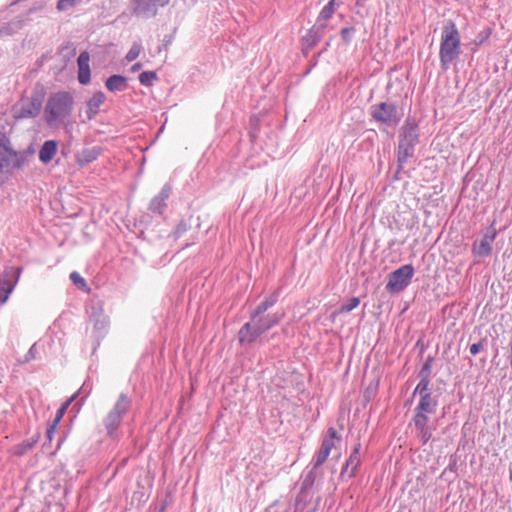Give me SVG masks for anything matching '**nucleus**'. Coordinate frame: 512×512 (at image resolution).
Returning <instances> with one entry per match:
<instances>
[{
    "label": "nucleus",
    "mask_w": 512,
    "mask_h": 512,
    "mask_svg": "<svg viewBox=\"0 0 512 512\" xmlns=\"http://www.w3.org/2000/svg\"><path fill=\"white\" fill-rule=\"evenodd\" d=\"M456 470H457V460L455 457L452 456L450 458V462H449L448 466L442 472V477L446 476L449 472L456 473Z\"/></svg>",
    "instance_id": "47"
},
{
    "label": "nucleus",
    "mask_w": 512,
    "mask_h": 512,
    "mask_svg": "<svg viewBox=\"0 0 512 512\" xmlns=\"http://www.w3.org/2000/svg\"><path fill=\"white\" fill-rule=\"evenodd\" d=\"M335 10L336 9L332 7V4H326L317 16L316 23L323 24V26L327 27V22L332 18Z\"/></svg>",
    "instance_id": "31"
},
{
    "label": "nucleus",
    "mask_w": 512,
    "mask_h": 512,
    "mask_svg": "<svg viewBox=\"0 0 512 512\" xmlns=\"http://www.w3.org/2000/svg\"><path fill=\"white\" fill-rule=\"evenodd\" d=\"M106 96L102 91H97L87 101L86 116L89 121L93 120L99 113L101 105L105 102Z\"/></svg>",
    "instance_id": "20"
},
{
    "label": "nucleus",
    "mask_w": 512,
    "mask_h": 512,
    "mask_svg": "<svg viewBox=\"0 0 512 512\" xmlns=\"http://www.w3.org/2000/svg\"><path fill=\"white\" fill-rule=\"evenodd\" d=\"M122 419L112 412H108L107 415L103 419V426L106 430L107 435L110 438H115L117 436V431L122 423Z\"/></svg>",
    "instance_id": "26"
},
{
    "label": "nucleus",
    "mask_w": 512,
    "mask_h": 512,
    "mask_svg": "<svg viewBox=\"0 0 512 512\" xmlns=\"http://www.w3.org/2000/svg\"><path fill=\"white\" fill-rule=\"evenodd\" d=\"M105 86L110 92L125 91L128 88V81L125 76L115 74L107 78Z\"/></svg>",
    "instance_id": "27"
},
{
    "label": "nucleus",
    "mask_w": 512,
    "mask_h": 512,
    "mask_svg": "<svg viewBox=\"0 0 512 512\" xmlns=\"http://www.w3.org/2000/svg\"><path fill=\"white\" fill-rule=\"evenodd\" d=\"M82 391L85 393L84 397H86L88 395V393H89V391H86V384L85 383L83 384V386L80 388V390L77 393H75L73 396H71L70 399L65 401L60 406V408L57 410L56 415H55V417H54V419H53V421L51 423H55L58 426V424L61 421V419L63 418L66 410L70 406L71 402L76 398L77 394L82 392Z\"/></svg>",
    "instance_id": "29"
},
{
    "label": "nucleus",
    "mask_w": 512,
    "mask_h": 512,
    "mask_svg": "<svg viewBox=\"0 0 512 512\" xmlns=\"http://www.w3.org/2000/svg\"><path fill=\"white\" fill-rule=\"evenodd\" d=\"M172 192V186L166 183L161 188V191L154 196L149 203V211L153 214L161 215L167 208V200Z\"/></svg>",
    "instance_id": "13"
},
{
    "label": "nucleus",
    "mask_w": 512,
    "mask_h": 512,
    "mask_svg": "<svg viewBox=\"0 0 512 512\" xmlns=\"http://www.w3.org/2000/svg\"><path fill=\"white\" fill-rule=\"evenodd\" d=\"M430 415L433 414L426 413L425 411L419 409L413 410V417L411 422L415 427L417 437L423 445L427 444L431 440L433 431L435 430V427L429 424Z\"/></svg>",
    "instance_id": "9"
},
{
    "label": "nucleus",
    "mask_w": 512,
    "mask_h": 512,
    "mask_svg": "<svg viewBox=\"0 0 512 512\" xmlns=\"http://www.w3.org/2000/svg\"><path fill=\"white\" fill-rule=\"evenodd\" d=\"M415 146L416 144L399 140L397 150V171L395 178H397V174L404 168V165L406 164L408 159L413 157L415 152Z\"/></svg>",
    "instance_id": "17"
},
{
    "label": "nucleus",
    "mask_w": 512,
    "mask_h": 512,
    "mask_svg": "<svg viewBox=\"0 0 512 512\" xmlns=\"http://www.w3.org/2000/svg\"><path fill=\"white\" fill-rule=\"evenodd\" d=\"M79 0H58L57 9L59 11H66L74 7Z\"/></svg>",
    "instance_id": "44"
},
{
    "label": "nucleus",
    "mask_w": 512,
    "mask_h": 512,
    "mask_svg": "<svg viewBox=\"0 0 512 512\" xmlns=\"http://www.w3.org/2000/svg\"><path fill=\"white\" fill-rule=\"evenodd\" d=\"M90 321L93 323L92 337L94 339L95 348L99 345L101 340L106 336L109 329V318L106 316L101 307L92 306L89 315Z\"/></svg>",
    "instance_id": "10"
},
{
    "label": "nucleus",
    "mask_w": 512,
    "mask_h": 512,
    "mask_svg": "<svg viewBox=\"0 0 512 512\" xmlns=\"http://www.w3.org/2000/svg\"><path fill=\"white\" fill-rule=\"evenodd\" d=\"M329 455L330 454L327 453L326 451L319 449V451L316 452L312 460L314 468H318L319 466H321L327 460Z\"/></svg>",
    "instance_id": "39"
},
{
    "label": "nucleus",
    "mask_w": 512,
    "mask_h": 512,
    "mask_svg": "<svg viewBox=\"0 0 512 512\" xmlns=\"http://www.w3.org/2000/svg\"><path fill=\"white\" fill-rule=\"evenodd\" d=\"M157 78L158 76L155 71H144L139 75V82L143 86L150 87Z\"/></svg>",
    "instance_id": "35"
},
{
    "label": "nucleus",
    "mask_w": 512,
    "mask_h": 512,
    "mask_svg": "<svg viewBox=\"0 0 512 512\" xmlns=\"http://www.w3.org/2000/svg\"><path fill=\"white\" fill-rule=\"evenodd\" d=\"M492 242L484 235L479 242H474L473 253L477 256H489L492 253Z\"/></svg>",
    "instance_id": "28"
},
{
    "label": "nucleus",
    "mask_w": 512,
    "mask_h": 512,
    "mask_svg": "<svg viewBox=\"0 0 512 512\" xmlns=\"http://www.w3.org/2000/svg\"><path fill=\"white\" fill-rule=\"evenodd\" d=\"M360 304V300L357 297L350 298L345 304H343L340 308V311L343 313H348L355 309Z\"/></svg>",
    "instance_id": "42"
},
{
    "label": "nucleus",
    "mask_w": 512,
    "mask_h": 512,
    "mask_svg": "<svg viewBox=\"0 0 512 512\" xmlns=\"http://www.w3.org/2000/svg\"><path fill=\"white\" fill-rule=\"evenodd\" d=\"M56 428H57V425L55 423H50L48 425L47 430H46V436H47L49 442L52 441Z\"/></svg>",
    "instance_id": "52"
},
{
    "label": "nucleus",
    "mask_w": 512,
    "mask_h": 512,
    "mask_svg": "<svg viewBox=\"0 0 512 512\" xmlns=\"http://www.w3.org/2000/svg\"><path fill=\"white\" fill-rule=\"evenodd\" d=\"M289 503L287 501L277 500L267 508V512H288Z\"/></svg>",
    "instance_id": "36"
},
{
    "label": "nucleus",
    "mask_w": 512,
    "mask_h": 512,
    "mask_svg": "<svg viewBox=\"0 0 512 512\" xmlns=\"http://www.w3.org/2000/svg\"><path fill=\"white\" fill-rule=\"evenodd\" d=\"M325 31L326 26L315 23L302 39L305 49L311 50L314 48L323 38Z\"/></svg>",
    "instance_id": "15"
},
{
    "label": "nucleus",
    "mask_w": 512,
    "mask_h": 512,
    "mask_svg": "<svg viewBox=\"0 0 512 512\" xmlns=\"http://www.w3.org/2000/svg\"><path fill=\"white\" fill-rule=\"evenodd\" d=\"M14 286L15 281H13L12 270L5 269L0 274V305H3L7 302L9 295L14 289Z\"/></svg>",
    "instance_id": "16"
},
{
    "label": "nucleus",
    "mask_w": 512,
    "mask_h": 512,
    "mask_svg": "<svg viewBox=\"0 0 512 512\" xmlns=\"http://www.w3.org/2000/svg\"><path fill=\"white\" fill-rule=\"evenodd\" d=\"M191 228V225L190 223L185 220V219H182L178 224L177 226L175 227L174 231L171 233V237H173L174 240H177L179 239L180 237H182V235L184 233H186L189 229Z\"/></svg>",
    "instance_id": "34"
},
{
    "label": "nucleus",
    "mask_w": 512,
    "mask_h": 512,
    "mask_svg": "<svg viewBox=\"0 0 512 512\" xmlns=\"http://www.w3.org/2000/svg\"><path fill=\"white\" fill-rule=\"evenodd\" d=\"M99 156V151L96 148L84 149L79 158L80 164H88L93 162Z\"/></svg>",
    "instance_id": "33"
},
{
    "label": "nucleus",
    "mask_w": 512,
    "mask_h": 512,
    "mask_svg": "<svg viewBox=\"0 0 512 512\" xmlns=\"http://www.w3.org/2000/svg\"><path fill=\"white\" fill-rule=\"evenodd\" d=\"M485 236L491 241L493 242L497 236V231L494 227V224H492L491 226H489V228L487 229L486 233H485Z\"/></svg>",
    "instance_id": "51"
},
{
    "label": "nucleus",
    "mask_w": 512,
    "mask_h": 512,
    "mask_svg": "<svg viewBox=\"0 0 512 512\" xmlns=\"http://www.w3.org/2000/svg\"><path fill=\"white\" fill-rule=\"evenodd\" d=\"M142 46L139 43H134L125 56L126 61H134L141 53Z\"/></svg>",
    "instance_id": "40"
},
{
    "label": "nucleus",
    "mask_w": 512,
    "mask_h": 512,
    "mask_svg": "<svg viewBox=\"0 0 512 512\" xmlns=\"http://www.w3.org/2000/svg\"><path fill=\"white\" fill-rule=\"evenodd\" d=\"M40 439V433L34 434L31 438L23 440L22 442L14 445L11 452L14 456L21 457L31 451Z\"/></svg>",
    "instance_id": "23"
},
{
    "label": "nucleus",
    "mask_w": 512,
    "mask_h": 512,
    "mask_svg": "<svg viewBox=\"0 0 512 512\" xmlns=\"http://www.w3.org/2000/svg\"><path fill=\"white\" fill-rule=\"evenodd\" d=\"M486 340H481L477 343H474L470 346V353L472 355H477L483 348H484V342Z\"/></svg>",
    "instance_id": "49"
},
{
    "label": "nucleus",
    "mask_w": 512,
    "mask_h": 512,
    "mask_svg": "<svg viewBox=\"0 0 512 512\" xmlns=\"http://www.w3.org/2000/svg\"><path fill=\"white\" fill-rule=\"evenodd\" d=\"M58 142L56 140H47L43 143L39 150V160L47 164L49 163L57 153Z\"/></svg>",
    "instance_id": "25"
},
{
    "label": "nucleus",
    "mask_w": 512,
    "mask_h": 512,
    "mask_svg": "<svg viewBox=\"0 0 512 512\" xmlns=\"http://www.w3.org/2000/svg\"><path fill=\"white\" fill-rule=\"evenodd\" d=\"M335 439L339 440L340 437L337 435L336 430L333 427L328 428L327 430V436L324 437L321 443L320 449L323 451H326L330 454L332 448L334 447V441Z\"/></svg>",
    "instance_id": "30"
},
{
    "label": "nucleus",
    "mask_w": 512,
    "mask_h": 512,
    "mask_svg": "<svg viewBox=\"0 0 512 512\" xmlns=\"http://www.w3.org/2000/svg\"><path fill=\"white\" fill-rule=\"evenodd\" d=\"M342 3V0H329L327 4H332V7L336 9L337 7H340Z\"/></svg>",
    "instance_id": "53"
},
{
    "label": "nucleus",
    "mask_w": 512,
    "mask_h": 512,
    "mask_svg": "<svg viewBox=\"0 0 512 512\" xmlns=\"http://www.w3.org/2000/svg\"><path fill=\"white\" fill-rule=\"evenodd\" d=\"M435 362V358L432 355H428L423 362L418 377L419 382L417 385L430 386L431 385V376L432 369Z\"/></svg>",
    "instance_id": "22"
},
{
    "label": "nucleus",
    "mask_w": 512,
    "mask_h": 512,
    "mask_svg": "<svg viewBox=\"0 0 512 512\" xmlns=\"http://www.w3.org/2000/svg\"><path fill=\"white\" fill-rule=\"evenodd\" d=\"M26 19L23 17H15L11 21L5 23L0 28V38L8 37L16 34L25 26Z\"/></svg>",
    "instance_id": "24"
},
{
    "label": "nucleus",
    "mask_w": 512,
    "mask_h": 512,
    "mask_svg": "<svg viewBox=\"0 0 512 512\" xmlns=\"http://www.w3.org/2000/svg\"><path fill=\"white\" fill-rule=\"evenodd\" d=\"M44 90L41 87L35 90L30 97L22 98L12 109L15 119H28L37 117L43 106Z\"/></svg>",
    "instance_id": "4"
},
{
    "label": "nucleus",
    "mask_w": 512,
    "mask_h": 512,
    "mask_svg": "<svg viewBox=\"0 0 512 512\" xmlns=\"http://www.w3.org/2000/svg\"><path fill=\"white\" fill-rule=\"evenodd\" d=\"M354 27H344L340 31L341 39L345 44H349L354 36Z\"/></svg>",
    "instance_id": "43"
},
{
    "label": "nucleus",
    "mask_w": 512,
    "mask_h": 512,
    "mask_svg": "<svg viewBox=\"0 0 512 512\" xmlns=\"http://www.w3.org/2000/svg\"><path fill=\"white\" fill-rule=\"evenodd\" d=\"M415 270L412 264H405L388 275L386 290L390 293L403 291L411 282Z\"/></svg>",
    "instance_id": "6"
},
{
    "label": "nucleus",
    "mask_w": 512,
    "mask_h": 512,
    "mask_svg": "<svg viewBox=\"0 0 512 512\" xmlns=\"http://www.w3.org/2000/svg\"><path fill=\"white\" fill-rule=\"evenodd\" d=\"M132 404V399L126 393H120L110 412L123 420L131 410Z\"/></svg>",
    "instance_id": "19"
},
{
    "label": "nucleus",
    "mask_w": 512,
    "mask_h": 512,
    "mask_svg": "<svg viewBox=\"0 0 512 512\" xmlns=\"http://www.w3.org/2000/svg\"><path fill=\"white\" fill-rule=\"evenodd\" d=\"M141 67H142V64L140 62H137V63L132 65L131 71L132 72H137V71H139L141 69Z\"/></svg>",
    "instance_id": "54"
},
{
    "label": "nucleus",
    "mask_w": 512,
    "mask_h": 512,
    "mask_svg": "<svg viewBox=\"0 0 512 512\" xmlns=\"http://www.w3.org/2000/svg\"><path fill=\"white\" fill-rule=\"evenodd\" d=\"M70 279L79 288L86 286L84 278L76 271L70 274Z\"/></svg>",
    "instance_id": "46"
},
{
    "label": "nucleus",
    "mask_w": 512,
    "mask_h": 512,
    "mask_svg": "<svg viewBox=\"0 0 512 512\" xmlns=\"http://www.w3.org/2000/svg\"><path fill=\"white\" fill-rule=\"evenodd\" d=\"M419 396V401L414 409L425 411L426 413L435 414L438 407L437 396L433 395L431 386L416 385L412 398L405 402V406L412 403L415 396Z\"/></svg>",
    "instance_id": "7"
},
{
    "label": "nucleus",
    "mask_w": 512,
    "mask_h": 512,
    "mask_svg": "<svg viewBox=\"0 0 512 512\" xmlns=\"http://www.w3.org/2000/svg\"><path fill=\"white\" fill-rule=\"evenodd\" d=\"M172 41H173V36L172 35L165 36L163 41H162V44L159 46V49H158L159 52L162 51V50H168V47L170 46Z\"/></svg>",
    "instance_id": "50"
},
{
    "label": "nucleus",
    "mask_w": 512,
    "mask_h": 512,
    "mask_svg": "<svg viewBox=\"0 0 512 512\" xmlns=\"http://www.w3.org/2000/svg\"><path fill=\"white\" fill-rule=\"evenodd\" d=\"M89 60H90V57H89V54L88 52H82L80 53V55L78 56V59H77V63H78V68H90L89 67Z\"/></svg>",
    "instance_id": "45"
},
{
    "label": "nucleus",
    "mask_w": 512,
    "mask_h": 512,
    "mask_svg": "<svg viewBox=\"0 0 512 512\" xmlns=\"http://www.w3.org/2000/svg\"><path fill=\"white\" fill-rule=\"evenodd\" d=\"M360 449H361V444L357 443L354 446L350 456L346 460V463L341 470L340 477L342 479H344V478L351 479V478L355 477L357 469L361 463Z\"/></svg>",
    "instance_id": "14"
},
{
    "label": "nucleus",
    "mask_w": 512,
    "mask_h": 512,
    "mask_svg": "<svg viewBox=\"0 0 512 512\" xmlns=\"http://www.w3.org/2000/svg\"><path fill=\"white\" fill-rule=\"evenodd\" d=\"M11 149L12 145L10 139L4 133L0 132V156L10 153Z\"/></svg>",
    "instance_id": "37"
},
{
    "label": "nucleus",
    "mask_w": 512,
    "mask_h": 512,
    "mask_svg": "<svg viewBox=\"0 0 512 512\" xmlns=\"http://www.w3.org/2000/svg\"><path fill=\"white\" fill-rule=\"evenodd\" d=\"M461 54L460 34L456 24L448 20L442 28L439 58L442 69L446 70Z\"/></svg>",
    "instance_id": "2"
},
{
    "label": "nucleus",
    "mask_w": 512,
    "mask_h": 512,
    "mask_svg": "<svg viewBox=\"0 0 512 512\" xmlns=\"http://www.w3.org/2000/svg\"><path fill=\"white\" fill-rule=\"evenodd\" d=\"M170 0H131V13L133 16L150 19L158 14L159 8L169 4Z\"/></svg>",
    "instance_id": "8"
},
{
    "label": "nucleus",
    "mask_w": 512,
    "mask_h": 512,
    "mask_svg": "<svg viewBox=\"0 0 512 512\" xmlns=\"http://www.w3.org/2000/svg\"><path fill=\"white\" fill-rule=\"evenodd\" d=\"M280 293L281 289L278 288L275 291H273L270 295L265 297V299L262 302H260L254 310L250 312L252 313L253 318L264 314L268 309L273 307L278 302Z\"/></svg>",
    "instance_id": "21"
},
{
    "label": "nucleus",
    "mask_w": 512,
    "mask_h": 512,
    "mask_svg": "<svg viewBox=\"0 0 512 512\" xmlns=\"http://www.w3.org/2000/svg\"><path fill=\"white\" fill-rule=\"evenodd\" d=\"M250 137L252 140H254L256 138V131L253 130V131H250Z\"/></svg>",
    "instance_id": "55"
},
{
    "label": "nucleus",
    "mask_w": 512,
    "mask_h": 512,
    "mask_svg": "<svg viewBox=\"0 0 512 512\" xmlns=\"http://www.w3.org/2000/svg\"><path fill=\"white\" fill-rule=\"evenodd\" d=\"M315 469L316 468L313 467L310 471H308L305 474V476H304V478L302 480L300 489L308 490V491H314V483H315V480H316Z\"/></svg>",
    "instance_id": "32"
},
{
    "label": "nucleus",
    "mask_w": 512,
    "mask_h": 512,
    "mask_svg": "<svg viewBox=\"0 0 512 512\" xmlns=\"http://www.w3.org/2000/svg\"><path fill=\"white\" fill-rule=\"evenodd\" d=\"M91 80L90 68H78V81L82 85H87Z\"/></svg>",
    "instance_id": "41"
},
{
    "label": "nucleus",
    "mask_w": 512,
    "mask_h": 512,
    "mask_svg": "<svg viewBox=\"0 0 512 512\" xmlns=\"http://www.w3.org/2000/svg\"><path fill=\"white\" fill-rule=\"evenodd\" d=\"M74 98L67 91H59L49 96L44 107V119L49 126L62 122L72 113Z\"/></svg>",
    "instance_id": "3"
},
{
    "label": "nucleus",
    "mask_w": 512,
    "mask_h": 512,
    "mask_svg": "<svg viewBox=\"0 0 512 512\" xmlns=\"http://www.w3.org/2000/svg\"><path fill=\"white\" fill-rule=\"evenodd\" d=\"M315 491L300 489L295 499L293 512H316L320 503L319 497H314Z\"/></svg>",
    "instance_id": "11"
},
{
    "label": "nucleus",
    "mask_w": 512,
    "mask_h": 512,
    "mask_svg": "<svg viewBox=\"0 0 512 512\" xmlns=\"http://www.w3.org/2000/svg\"><path fill=\"white\" fill-rule=\"evenodd\" d=\"M29 155L27 151H16L12 148L10 153L0 156V164L3 165V169L20 170L28 162Z\"/></svg>",
    "instance_id": "12"
},
{
    "label": "nucleus",
    "mask_w": 512,
    "mask_h": 512,
    "mask_svg": "<svg viewBox=\"0 0 512 512\" xmlns=\"http://www.w3.org/2000/svg\"><path fill=\"white\" fill-rule=\"evenodd\" d=\"M37 353H38L37 343H34L29 348L28 352L24 355L23 359L18 361L19 364H25V363H29V362L35 360L37 357Z\"/></svg>",
    "instance_id": "38"
},
{
    "label": "nucleus",
    "mask_w": 512,
    "mask_h": 512,
    "mask_svg": "<svg viewBox=\"0 0 512 512\" xmlns=\"http://www.w3.org/2000/svg\"><path fill=\"white\" fill-rule=\"evenodd\" d=\"M280 321L281 316L277 313L262 314L254 318L252 313H250V321L245 323L238 332L240 344H253L258 337L278 325Z\"/></svg>",
    "instance_id": "1"
},
{
    "label": "nucleus",
    "mask_w": 512,
    "mask_h": 512,
    "mask_svg": "<svg viewBox=\"0 0 512 512\" xmlns=\"http://www.w3.org/2000/svg\"><path fill=\"white\" fill-rule=\"evenodd\" d=\"M371 116L377 122H381L389 127H395L400 123L403 113L399 111L396 104L381 102L371 106Z\"/></svg>",
    "instance_id": "5"
},
{
    "label": "nucleus",
    "mask_w": 512,
    "mask_h": 512,
    "mask_svg": "<svg viewBox=\"0 0 512 512\" xmlns=\"http://www.w3.org/2000/svg\"><path fill=\"white\" fill-rule=\"evenodd\" d=\"M489 36H490L489 31H482L477 35L474 42L477 46H480L489 38Z\"/></svg>",
    "instance_id": "48"
},
{
    "label": "nucleus",
    "mask_w": 512,
    "mask_h": 512,
    "mask_svg": "<svg viewBox=\"0 0 512 512\" xmlns=\"http://www.w3.org/2000/svg\"><path fill=\"white\" fill-rule=\"evenodd\" d=\"M400 141L417 144L419 141V130L418 125L412 121L410 118H407L403 127L402 133L399 136Z\"/></svg>",
    "instance_id": "18"
}]
</instances>
